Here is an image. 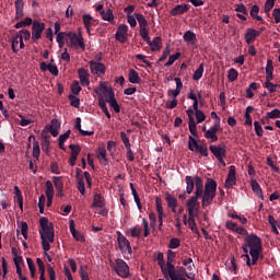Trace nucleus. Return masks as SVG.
<instances>
[{"mask_svg":"<svg viewBox=\"0 0 280 280\" xmlns=\"http://www.w3.org/2000/svg\"><path fill=\"white\" fill-rule=\"evenodd\" d=\"M155 207L158 212V222H159V231H163V218L165 217V212L163 210V201L160 197L155 198Z\"/></svg>","mask_w":280,"mask_h":280,"instance_id":"11","label":"nucleus"},{"mask_svg":"<svg viewBox=\"0 0 280 280\" xmlns=\"http://www.w3.org/2000/svg\"><path fill=\"white\" fill-rule=\"evenodd\" d=\"M67 45L68 47H78L80 46L81 49H85L86 45L84 44V37L82 35H78L73 32H69L67 34Z\"/></svg>","mask_w":280,"mask_h":280,"instance_id":"6","label":"nucleus"},{"mask_svg":"<svg viewBox=\"0 0 280 280\" xmlns=\"http://www.w3.org/2000/svg\"><path fill=\"white\" fill-rule=\"evenodd\" d=\"M140 36L147 44H150V32L148 28H140Z\"/></svg>","mask_w":280,"mask_h":280,"instance_id":"55","label":"nucleus"},{"mask_svg":"<svg viewBox=\"0 0 280 280\" xmlns=\"http://www.w3.org/2000/svg\"><path fill=\"white\" fill-rule=\"evenodd\" d=\"M178 58H180V52L170 56L168 61L164 65V67H172V65H174Z\"/></svg>","mask_w":280,"mask_h":280,"instance_id":"52","label":"nucleus"},{"mask_svg":"<svg viewBox=\"0 0 280 280\" xmlns=\"http://www.w3.org/2000/svg\"><path fill=\"white\" fill-rule=\"evenodd\" d=\"M68 100L70 101V106H73L74 108H80V98H78L75 95L70 94L68 96Z\"/></svg>","mask_w":280,"mask_h":280,"instance_id":"50","label":"nucleus"},{"mask_svg":"<svg viewBox=\"0 0 280 280\" xmlns=\"http://www.w3.org/2000/svg\"><path fill=\"white\" fill-rule=\"evenodd\" d=\"M92 207H98L100 209H102L104 207V197H102V195L95 192Z\"/></svg>","mask_w":280,"mask_h":280,"instance_id":"35","label":"nucleus"},{"mask_svg":"<svg viewBox=\"0 0 280 280\" xmlns=\"http://www.w3.org/2000/svg\"><path fill=\"white\" fill-rule=\"evenodd\" d=\"M107 104H109L110 108L115 110L116 113H121V106H119V103H117V98L115 96H112L110 98H107Z\"/></svg>","mask_w":280,"mask_h":280,"instance_id":"34","label":"nucleus"},{"mask_svg":"<svg viewBox=\"0 0 280 280\" xmlns=\"http://www.w3.org/2000/svg\"><path fill=\"white\" fill-rule=\"evenodd\" d=\"M189 12V5L187 4H177L171 11V16H180L183 14H187Z\"/></svg>","mask_w":280,"mask_h":280,"instance_id":"15","label":"nucleus"},{"mask_svg":"<svg viewBox=\"0 0 280 280\" xmlns=\"http://www.w3.org/2000/svg\"><path fill=\"white\" fill-rule=\"evenodd\" d=\"M78 75L82 86H89V84H91V80L89 79L91 78V74H89V71L86 69L80 68L78 70Z\"/></svg>","mask_w":280,"mask_h":280,"instance_id":"14","label":"nucleus"},{"mask_svg":"<svg viewBox=\"0 0 280 280\" xmlns=\"http://www.w3.org/2000/svg\"><path fill=\"white\" fill-rule=\"evenodd\" d=\"M69 148L71 150L69 164L71 165V167H73L75 165V162L78 161V155L80 154V148L75 147V144H70Z\"/></svg>","mask_w":280,"mask_h":280,"instance_id":"17","label":"nucleus"},{"mask_svg":"<svg viewBox=\"0 0 280 280\" xmlns=\"http://www.w3.org/2000/svg\"><path fill=\"white\" fill-rule=\"evenodd\" d=\"M254 130L257 137H264V127H261V122L258 120L254 121Z\"/></svg>","mask_w":280,"mask_h":280,"instance_id":"49","label":"nucleus"},{"mask_svg":"<svg viewBox=\"0 0 280 280\" xmlns=\"http://www.w3.org/2000/svg\"><path fill=\"white\" fill-rule=\"evenodd\" d=\"M82 21L88 34H91V27L92 25H95V19H93L91 14H83Z\"/></svg>","mask_w":280,"mask_h":280,"instance_id":"19","label":"nucleus"},{"mask_svg":"<svg viewBox=\"0 0 280 280\" xmlns=\"http://www.w3.org/2000/svg\"><path fill=\"white\" fill-rule=\"evenodd\" d=\"M266 119H280V109H272L266 114Z\"/></svg>","mask_w":280,"mask_h":280,"instance_id":"48","label":"nucleus"},{"mask_svg":"<svg viewBox=\"0 0 280 280\" xmlns=\"http://www.w3.org/2000/svg\"><path fill=\"white\" fill-rule=\"evenodd\" d=\"M165 201L167 202V207L172 209V212L176 213V207H178V199L170 194H166Z\"/></svg>","mask_w":280,"mask_h":280,"instance_id":"21","label":"nucleus"},{"mask_svg":"<svg viewBox=\"0 0 280 280\" xmlns=\"http://www.w3.org/2000/svg\"><path fill=\"white\" fill-rule=\"evenodd\" d=\"M39 226L42 230H39L45 237L50 242V244H54V224L49 223V219L43 217L39 220Z\"/></svg>","mask_w":280,"mask_h":280,"instance_id":"4","label":"nucleus"},{"mask_svg":"<svg viewBox=\"0 0 280 280\" xmlns=\"http://www.w3.org/2000/svg\"><path fill=\"white\" fill-rule=\"evenodd\" d=\"M70 233L77 242H85L84 235L75 230V223L73 222V220L70 221Z\"/></svg>","mask_w":280,"mask_h":280,"instance_id":"18","label":"nucleus"},{"mask_svg":"<svg viewBox=\"0 0 280 280\" xmlns=\"http://www.w3.org/2000/svg\"><path fill=\"white\" fill-rule=\"evenodd\" d=\"M115 38L119 42V43H126L127 38H128V25L126 24H120L118 26V30L115 34Z\"/></svg>","mask_w":280,"mask_h":280,"instance_id":"12","label":"nucleus"},{"mask_svg":"<svg viewBox=\"0 0 280 280\" xmlns=\"http://www.w3.org/2000/svg\"><path fill=\"white\" fill-rule=\"evenodd\" d=\"M242 250L244 255H242V259L246 261V266L249 268L252 266H257V261L261 257L264 253V246L261 244V237L257 236V234H249L244 238V243L242 245Z\"/></svg>","mask_w":280,"mask_h":280,"instance_id":"1","label":"nucleus"},{"mask_svg":"<svg viewBox=\"0 0 280 280\" xmlns=\"http://www.w3.org/2000/svg\"><path fill=\"white\" fill-rule=\"evenodd\" d=\"M117 242H118V248L122 255H132V246L130 245V241L121 232H117Z\"/></svg>","mask_w":280,"mask_h":280,"instance_id":"7","label":"nucleus"},{"mask_svg":"<svg viewBox=\"0 0 280 280\" xmlns=\"http://www.w3.org/2000/svg\"><path fill=\"white\" fill-rule=\"evenodd\" d=\"M26 262L31 272V277L32 279H34V277H36V265L34 264V260L32 258H26Z\"/></svg>","mask_w":280,"mask_h":280,"instance_id":"42","label":"nucleus"},{"mask_svg":"<svg viewBox=\"0 0 280 280\" xmlns=\"http://www.w3.org/2000/svg\"><path fill=\"white\" fill-rule=\"evenodd\" d=\"M33 156L34 159H38V156H40V144L38 141L33 142Z\"/></svg>","mask_w":280,"mask_h":280,"instance_id":"51","label":"nucleus"},{"mask_svg":"<svg viewBox=\"0 0 280 280\" xmlns=\"http://www.w3.org/2000/svg\"><path fill=\"white\" fill-rule=\"evenodd\" d=\"M272 16L275 19V23H280V8L273 9Z\"/></svg>","mask_w":280,"mask_h":280,"instance_id":"64","label":"nucleus"},{"mask_svg":"<svg viewBox=\"0 0 280 280\" xmlns=\"http://www.w3.org/2000/svg\"><path fill=\"white\" fill-rule=\"evenodd\" d=\"M168 277L171 280H187L186 278L182 277L180 273H176V267L174 264L168 262Z\"/></svg>","mask_w":280,"mask_h":280,"instance_id":"23","label":"nucleus"},{"mask_svg":"<svg viewBox=\"0 0 280 280\" xmlns=\"http://www.w3.org/2000/svg\"><path fill=\"white\" fill-rule=\"evenodd\" d=\"M149 47H151V51H160L161 50V45H162V39L160 36L155 37L152 42L150 39Z\"/></svg>","mask_w":280,"mask_h":280,"instance_id":"31","label":"nucleus"},{"mask_svg":"<svg viewBox=\"0 0 280 280\" xmlns=\"http://www.w3.org/2000/svg\"><path fill=\"white\" fill-rule=\"evenodd\" d=\"M14 191L16 196V202L20 209L23 211V194L21 192V189L19 188V186H14Z\"/></svg>","mask_w":280,"mask_h":280,"instance_id":"39","label":"nucleus"},{"mask_svg":"<svg viewBox=\"0 0 280 280\" xmlns=\"http://www.w3.org/2000/svg\"><path fill=\"white\" fill-rule=\"evenodd\" d=\"M268 222L271 226V233H275V235H279V229L277 228V220L275 219V217H272V214L268 215Z\"/></svg>","mask_w":280,"mask_h":280,"instance_id":"38","label":"nucleus"},{"mask_svg":"<svg viewBox=\"0 0 280 280\" xmlns=\"http://www.w3.org/2000/svg\"><path fill=\"white\" fill-rule=\"evenodd\" d=\"M59 129H60V122L58 121V119H52L51 125L48 127L50 135H52L54 137H58Z\"/></svg>","mask_w":280,"mask_h":280,"instance_id":"30","label":"nucleus"},{"mask_svg":"<svg viewBox=\"0 0 280 280\" xmlns=\"http://www.w3.org/2000/svg\"><path fill=\"white\" fill-rule=\"evenodd\" d=\"M218 191V182L215 179L209 177L206 184H202V200L201 207L206 209L213 203V199L215 198V194Z\"/></svg>","mask_w":280,"mask_h":280,"instance_id":"3","label":"nucleus"},{"mask_svg":"<svg viewBox=\"0 0 280 280\" xmlns=\"http://www.w3.org/2000/svg\"><path fill=\"white\" fill-rule=\"evenodd\" d=\"M196 218L198 217L188 215V226L192 233L200 235V231H198V224H196Z\"/></svg>","mask_w":280,"mask_h":280,"instance_id":"32","label":"nucleus"},{"mask_svg":"<svg viewBox=\"0 0 280 280\" xmlns=\"http://www.w3.org/2000/svg\"><path fill=\"white\" fill-rule=\"evenodd\" d=\"M180 246V240L179 238H171L168 247L172 249L178 248Z\"/></svg>","mask_w":280,"mask_h":280,"instance_id":"62","label":"nucleus"},{"mask_svg":"<svg viewBox=\"0 0 280 280\" xmlns=\"http://www.w3.org/2000/svg\"><path fill=\"white\" fill-rule=\"evenodd\" d=\"M186 180V194H194V187H196V178L187 175L185 177Z\"/></svg>","mask_w":280,"mask_h":280,"instance_id":"25","label":"nucleus"},{"mask_svg":"<svg viewBox=\"0 0 280 280\" xmlns=\"http://www.w3.org/2000/svg\"><path fill=\"white\" fill-rule=\"evenodd\" d=\"M210 152H212L213 156H215L217 161H219L223 167H226V162H224L226 149H224V147L210 145Z\"/></svg>","mask_w":280,"mask_h":280,"instance_id":"8","label":"nucleus"},{"mask_svg":"<svg viewBox=\"0 0 280 280\" xmlns=\"http://www.w3.org/2000/svg\"><path fill=\"white\" fill-rule=\"evenodd\" d=\"M275 8V0H267L265 3V14H270V10Z\"/></svg>","mask_w":280,"mask_h":280,"instance_id":"58","label":"nucleus"},{"mask_svg":"<svg viewBox=\"0 0 280 280\" xmlns=\"http://www.w3.org/2000/svg\"><path fill=\"white\" fill-rule=\"evenodd\" d=\"M185 43H189L190 45H196V33L191 31H187L183 36Z\"/></svg>","mask_w":280,"mask_h":280,"instance_id":"33","label":"nucleus"},{"mask_svg":"<svg viewBox=\"0 0 280 280\" xmlns=\"http://www.w3.org/2000/svg\"><path fill=\"white\" fill-rule=\"evenodd\" d=\"M100 88L105 100H110V97H115V92H113V88H108V85H106V82H101Z\"/></svg>","mask_w":280,"mask_h":280,"instance_id":"20","label":"nucleus"},{"mask_svg":"<svg viewBox=\"0 0 280 280\" xmlns=\"http://www.w3.org/2000/svg\"><path fill=\"white\" fill-rule=\"evenodd\" d=\"M54 197V184L51 180L46 182V197Z\"/></svg>","mask_w":280,"mask_h":280,"instance_id":"56","label":"nucleus"},{"mask_svg":"<svg viewBox=\"0 0 280 280\" xmlns=\"http://www.w3.org/2000/svg\"><path fill=\"white\" fill-rule=\"evenodd\" d=\"M32 25V18H26L23 21L18 22L14 27L15 30H21V27H30Z\"/></svg>","mask_w":280,"mask_h":280,"instance_id":"41","label":"nucleus"},{"mask_svg":"<svg viewBox=\"0 0 280 280\" xmlns=\"http://www.w3.org/2000/svg\"><path fill=\"white\" fill-rule=\"evenodd\" d=\"M188 128H189V132H190V135H192V137H198L196 121L188 122Z\"/></svg>","mask_w":280,"mask_h":280,"instance_id":"60","label":"nucleus"},{"mask_svg":"<svg viewBox=\"0 0 280 280\" xmlns=\"http://www.w3.org/2000/svg\"><path fill=\"white\" fill-rule=\"evenodd\" d=\"M90 71L94 75H104L106 73V66L100 61L91 60L90 61Z\"/></svg>","mask_w":280,"mask_h":280,"instance_id":"10","label":"nucleus"},{"mask_svg":"<svg viewBox=\"0 0 280 280\" xmlns=\"http://www.w3.org/2000/svg\"><path fill=\"white\" fill-rule=\"evenodd\" d=\"M20 40H21V35H19V34H16L12 38V46L11 47H12V51H14V54H18V51H19Z\"/></svg>","mask_w":280,"mask_h":280,"instance_id":"43","label":"nucleus"},{"mask_svg":"<svg viewBox=\"0 0 280 280\" xmlns=\"http://www.w3.org/2000/svg\"><path fill=\"white\" fill-rule=\"evenodd\" d=\"M196 190L195 195L187 201L188 215L198 217L200 213V202L198 198H202V177L195 176Z\"/></svg>","mask_w":280,"mask_h":280,"instance_id":"2","label":"nucleus"},{"mask_svg":"<svg viewBox=\"0 0 280 280\" xmlns=\"http://www.w3.org/2000/svg\"><path fill=\"white\" fill-rule=\"evenodd\" d=\"M28 231H30V226L27 225V222H22L21 223V233H22L24 240H27Z\"/></svg>","mask_w":280,"mask_h":280,"instance_id":"59","label":"nucleus"},{"mask_svg":"<svg viewBox=\"0 0 280 280\" xmlns=\"http://www.w3.org/2000/svg\"><path fill=\"white\" fill-rule=\"evenodd\" d=\"M235 183H237L235 165H231L228 174V178L225 180V187L231 188L235 185Z\"/></svg>","mask_w":280,"mask_h":280,"instance_id":"13","label":"nucleus"},{"mask_svg":"<svg viewBox=\"0 0 280 280\" xmlns=\"http://www.w3.org/2000/svg\"><path fill=\"white\" fill-rule=\"evenodd\" d=\"M264 86L269 91V93H277V89H280L279 84H275L272 82H265Z\"/></svg>","mask_w":280,"mask_h":280,"instance_id":"47","label":"nucleus"},{"mask_svg":"<svg viewBox=\"0 0 280 280\" xmlns=\"http://www.w3.org/2000/svg\"><path fill=\"white\" fill-rule=\"evenodd\" d=\"M195 117L197 119V124H202V121H205V119H207L205 112L200 110V109L195 112Z\"/></svg>","mask_w":280,"mask_h":280,"instance_id":"54","label":"nucleus"},{"mask_svg":"<svg viewBox=\"0 0 280 280\" xmlns=\"http://www.w3.org/2000/svg\"><path fill=\"white\" fill-rule=\"evenodd\" d=\"M240 73L235 70V68H231L228 71V79L230 82H235V80H237Z\"/></svg>","mask_w":280,"mask_h":280,"instance_id":"46","label":"nucleus"},{"mask_svg":"<svg viewBox=\"0 0 280 280\" xmlns=\"http://www.w3.org/2000/svg\"><path fill=\"white\" fill-rule=\"evenodd\" d=\"M120 139H121V141H122V143H124L126 149L127 148H131V145H130V138H128L126 132H124V131L120 132Z\"/></svg>","mask_w":280,"mask_h":280,"instance_id":"57","label":"nucleus"},{"mask_svg":"<svg viewBox=\"0 0 280 280\" xmlns=\"http://www.w3.org/2000/svg\"><path fill=\"white\" fill-rule=\"evenodd\" d=\"M203 132L206 139H211V143H215V141H218V135L213 133V131H210L209 129L207 130V128L205 127Z\"/></svg>","mask_w":280,"mask_h":280,"instance_id":"45","label":"nucleus"},{"mask_svg":"<svg viewBox=\"0 0 280 280\" xmlns=\"http://www.w3.org/2000/svg\"><path fill=\"white\" fill-rule=\"evenodd\" d=\"M32 30V40L36 43V40H40L43 32H45V23L34 21Z\"/></svg>","mask_w":280,"mask_h":280,"instance_id":"9","label":"nucleus"},{"mask_svg":"<svg viewBox=\"0 0 280 280\" xmlns=\"http://www.w3.org/2000/svg\"><path fill=\"white\" fill-rule=\"evenodd\" d=\"M75 128L83 137H92V135H94L93 131H86L82 129V118L80 117L75 118Z\"/></svg>","mask_w":280,"mask_h":280,"instance_id":"27","label":"nucleus"},{"mask_svg":"<svg viewBox=\"0 0 280 280\" xmlns=\"http://www.w3.org/2000/svg\"><path fill=\"white\" fill-rule=\"evenodd\" d=\"M96 158L102 159V165H108V158L106 156V147L104 144L98 147Z\"/></svg>","mask_w":280,"mask_h":280,"instance_id":"22","label":"nucleus"},{"mask_svg":"<svg viewBox=\"0 0 280 280\" xmlns=\"http://www.w3.org/2000/svg\"><path fill=\"white\" fill-rule=\"evenodd\" d=\"M205 73V63H200L199 68L195 71L192 79L198 81L200 78H202V74Z\"/></svg>","mask_w":280,"mask_h":280,"instance_id":"44","label":"nucleus"},{"mask_svg":"<svg viewBox=\"0 0 280 280\" xmlns=\"http://www.w3.org/2000/svg\"><path fill=\"white\" fill-rule=\"evenodd\" d=\"M52 180L56 189H58V191H62V187H63L62 179H60V177H52Z\"/></svg>","mask_w":280,"mask_h":280,"instance_id":"63","label":"nucleus"},{"mask_svg":"<svg viewBox=\"0 0 280 280\" xmlns=\"http://www.w3.org/2000/svg\"><path fill=\"white\" fill-rule=\"evenodd\" d=\"M128 78L131 84H141V77H139V72H137V70L130 69Z\"/></svg>","mask_w":280,"mask_h":280,"instance_id":"26","label":"nucleus"},{"mask_svg":"<svg viewBox=\"0 0 280 280\" xmlns=\"http://www.w3.org/2000/svg\"><path fill=\"white\" fill-rule=\"evenodd\" d=\"M18 36H22V40H23V38H24V40H30V38H32V33H30V31H27V30H21L18 33Z\"/></svg>","mask_w":280,"mask_h":280,"instance_id":"61","label":"nucleus"},{"mask_svg":"<svg viewBox=\"0 0 280 280\" xmlns=\"http://www.w3.org/2000/svg\"><path fill=\"white\" fill-rule=\"evenodd\" d=\"M156 260H158V264L162 270V273L164 275V277L167 279V267H165V260L163 258V253H159L158 256H156Z\"/></svg>","mask_w":280,"mask_h":280,"instance_id":"29","label":"nucleus"},{"mask_svg":"<svg viewBox=\"0 0 280 280\" xmlns=\"http://www.w3.org/2000/svg\"><path fill=\"white\" fill-rule=\"evenodd\" d=\"M136 19L139 23L140 30L148 28V20H145V16L141 13H136Z\"/></svg>","mask_w":280,"mask_h":280,"instance_id":"37","label":"nucleus"},{"mask_svg":"<svg viewBox=\"0 0 280 280\" xmlns=\"http://www.w3.org/2000/svg\"><path fill=\"white\" fill-rule=\"evenodd\" d=\"M101 16L103 21H108V23L115 25V14H113V10L106 9L105 11H101Z\"/></svg>","mask_w":280,"mask_h":280,"instance_id":"24","label":"nucleus"},{"mask_svg":"<svg viewBox=\"0 0 280 280\" xmlns=\"http://www.w3.org/2000/svg\"><path fill=\"white\" fill-rule=\"evenodd\" d=\"M114 270L118 277H121L122 279H128L130 276V267H128V264L121 259H116V265L114 266Z\"/></svg>","mask_w":280,"mask_h":280,"instance_id":"5","label":"nucleus"},{"mask_svg":"<svg viewBox=\"0 0 280 280\" xmlns=\"http://www.w3.org/2000/svg\"><path fill=\"white\" fill-rule=\"evenodd\" d=\"M40 240H42V248L45 253H49V250L51 249V242H49V240H47L45 237V234H43V232H40Z\"/></svg>","mask_w":280,"mask_h":280,"instance_id":"36","label":"nucleus"},{"mask_svg":"<svg viewBox=\"0 0 280 280\" xmlns=\"http://www.w3.org/2000/svg\"><path fill=\"white\" fill-rule=\"evenodd\" d=\"M199 145L200 144L198 143V140H196L192 136H189V138H188V150H190V152H196V149Z\"/></svg>","mask_w":280,"mask_h":280,"instance_id":"40","label":"nucleus"},{"mask_svg":"<svg viewBox=\"0 0 280 280\" xmlns=\"http://www.w3.org/2000/svg\"><path fill=\"white\" fill-rule=\"evenodd\" d=\"M257 36H261L260 31H256L255 28H247L245 33V40L247 45H253V42L256 40Z\"/></svg>","mask_w":280,"mask_h":280,"instance_id":"16","label":"nucleus"},{"mask_svg":"<svg viewBox=\"0 0 280 280\" xmlns=\"http://www.w3.org/2000/svg\"><path fill=\"white\" fill-rule=\"evenodd\" d=\"M250 185H252V189H253L254 194H257L258 198L264 200V191H261V186L259 185L257 179H252Z\"/></svg>","mask_w":280,"mask_h":280,"instance_id":"28","label":"nucleus"},{"mask_svg":"<svg viewBox=\"0 0 280 280\" xmlns=\"http://www.w3.org/2000/svg\"><path fill=\"white\" fill-rule=\"evenodd\" d=\"M71 91H72L73 95H80V91H82V86H80L79 81H73V83L71 85Z\"/></svg>","mask_w":280,"mask_h":280,"instance_id":"53","label":"nucleus"}]
</instances>
